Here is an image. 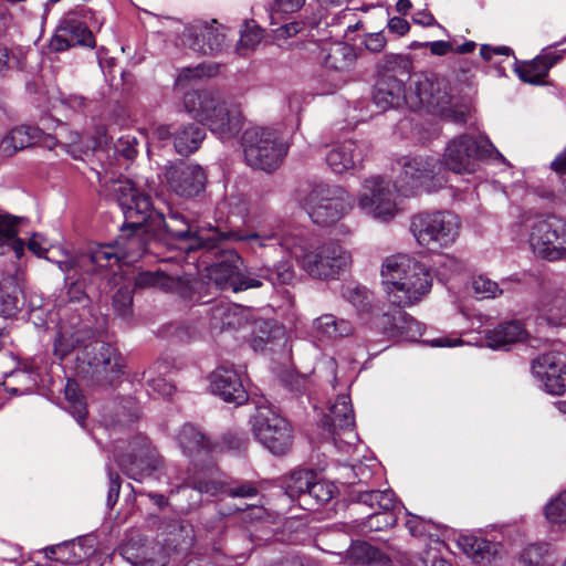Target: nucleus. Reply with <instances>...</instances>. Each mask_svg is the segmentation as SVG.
I'll return each instance as SVG.
<instances>
[{"label": "nucleus", "instance_id": "f257e3e1", "mask_svg": "<svg viewBox=\"0 0 566 566\" xmlns=\"http://www.w3.org/2000/svg\"><path fill=\"white\" fill-rule=\"evenodd\" d=\"M108 192L118 203L126 222L132 227L146 226L147 232L160 234L163 231L178 240L186 251L213 249L223 233L198 220H191L182 212L167 208L168 214L156 208L151 201L148 179L111 178L105 181Z\"/></svg>", "mask_w": 566, "mask_h": 566}, {"label": "nucleus", "instance_id": "f03ea898", "mask_svg": "<svg viewBox=\"0 0 566 566\" xmlns=\"http://www.w3.org/2000/svg\"><path fill=\"white\" fill-rule=\"evenodd\" d=\"M229 237L260 256L271 250L289 251L312 277L334 280L352 264L350 253L335 240L317 242L314 233L302 226L260 228L255 231H233Z\"/></svg>", "mask_w": 566, "mask_h": 566}, {"label": "nucleus", "instance_id": "7ed1b4c3", "mask_svg": "<svg viewBox=\"0 0 566 566\" xmlns=\"http://www.w3.org/2000/svg\"><path fill=\"white\" fill-rule=\"evenodd\" d=\"M411 72L412 61L408 56L386 54L377 64V81L373 93L376 106L387 111L407 104L413 111L426 108L450 117L453 114L450 83L436 74L420 73L415 75L407 92L405 81Z\"/></svg>", "mask_w": 566, "mask_h": 566}, {"label": "nucleus", "instance_id": "20e7f679", "mask_svg": "<svg viewBox=\"0 0 566 566\" xmlns=\"http://www.w3.org/2000/svg\"><path fill=\"white\" fill-rule=\"evenodd\" d=\"M91 335L92 331L87 328L70 332L61 327L54 340V355L63 359L77 346L83 345L76 357L78 375L94 385H112L123 374V357L118 349L108 343L85 344Z\"/></svg>", "mask_w": 566, "mask_h": 566}, {"label": "nucleus", "instance_id": "39448f33", "mask_svg": "<svg viewBox=\"0 0 566 566\" xmlns=\"http://www.w3.org/2000/svg\"><path fill=\"white\" fill-rule=\"evenodd\" d=\"M380 277L391 310L403 311L405 307L416 305L432 287V275L428 266L403 253L384 259Z\"/></svg>", "mask_w": 566, "mask_h": 566}, {"label": "nucleus", "instance_id": "423d86ee", "mask_svg": "<svg viewBox=\"0 0 566 566\" xmlns=\"http://www.w3.org/2000/svg\"><path fill=\"white\" fill-rule=\"evenodd\" d=\"M185 111L221 140L234 138L242 129L244 117L239 105L226 101L214 90H191L182 98Z\"/></svg>", "mask_w": 566, "mask_h": 566}, {"label": "nucleus", "instance_id": "0eeeda50", "mask_svg": "<svg viewBox=\"0 0 566 566\" xmlns=\"http://www.w3.org/2000/svg\"><path fill=\"white\" fill-rule=\"evenodd\" d=\"M298 202L316 226L335 227L336 234L340 238L352 235V228L339 223L354 208L352 195L343 187L325 182L314 184L305 196L298 198Z\"/></svg>", "mask_w": 566, "mask_h": 566}, {"label": "nucleus", "instance_id": "6e6552de", "mask_svg": "<svg viewBox=\"0 0 566 566\" xmlns=\"http://www.w3.org/2000/svg\"><path fill=\"white\" fill-rule=\"evenodd\" d=\"M344 297L356 308L358 316L370 327L387 337H405L410 340L421 335V325L400 310H388L373 304L371 293L364 286H347Z\"/></svg>", "mask_w": 566, "mask_h": 566}, {"label": "nucleus", "instance_id": "1a4fd4ad", "mask_svg": "<svg viewBox=\"0 0 566 566\" xmlns=\"http://www.w3.org/2000/svg\"><path fill=\"white\" fill-rule=\"evenodd\" d=\"M461 220L449 210L421 211L411 217L410 232L417 243L429 250L450 248L460 235Z\"/></svg>", "mask_w": 566, "mask_h": 566}, {"label": "nucleus", "instance_id": "9d476101", "mask_svg": "<svg viewBox=\"0 0 566 566\" xmlns=\"http://www.w3.org/2000/svg\"><path fill=\"white\" fill-rule=\"evenodd\" d=\"M242 147L245 163L254 169L268 172L281 165L289 150V145L279 130L258 126L244 130Z\"/></svg>", "mask_w": 566, "mask_h": 566}, {"label": "nucleus", "instance_id": "9b49d317", "mask_svg": "<svg viewBox=\"0 0 566 566\" xmlns=\"http://www.w3.org/2000/svg\"><path fill=\"white\" fill-rule=\"evenodd\" d=\"M143 228L147 231L146 226L132 227L125 221L120 235L113 243L91 248V256L84 258L82 263L96 262L98 269L108 275V269L112 270L115 265L136 262L148 249L140 232Z\"/></svg>", "mask_w": 566, "mask_h": 566}, {"label": "nucleus", "instance_id": "f8f14e48", "mask_svg": "<svg viewBox=\"0 0 566 566\" xmlns=\"http://www.w3.org/2000/svg\"><path fill=\"white\" fill-rule=\"evenodd\" d=\"M484 158L505 160L488 137H473L469 134L453 138L443 154L446 167L455 174L475 172L479 160Z\"/></svg>", "mask_w": 566, "mask_h": 566}, {"label": "nucleus", "instance_id": "ddd939ff", "mask_svg": "<svg viewBox=\"0 0 566 566\" xmlns=\"http://www.w3.org/2000/svg\"><path fill=\"white\" fill-rule=\"evenodd\" d=\"M528 243L542 259L557 261L566 258V221L556 216H535L525 222Z\"/></svg>", "mask_w": 566, "mask_h": 566}, {"label": "nucleus", "instance_id": "4468645a", "mask_svg": "<svg viewBox=\"0 0 566 566\" xmlns=\"http://www.w3.org/2000/svg\"><path fill=\"white\" fill-rule=\"evenodd\" d=\"M441 164L433 157H407L402 170L395 182V189L408 197L419 192H434L441 189L447 180L440 174Z\"/></svg>", "mask_w": 566, "mask_h": 566}, {"label": "nucleus", "instance_id": "2eb2a0df", "mask_svg": "<svg viewBox=\"0 0 566 566\" xmlns=\"http://www.w3.org/2000/svg\"><path fill=\"white\" fill-rule=\"evenodd\" d=\"M114 458L119 469L135 481L142 482L153 475L163 465V458L156 447L144 434H137L128 443L127 452L114 449Z\"/></svg>", "mask_w": 566, "mask_h": 566}, {"label": "nucleus", "instance_id": "dca6fc26", "mask_svg": "<svg viewBox=\"0 0 566 566\" xmlns=\"http://www.w3.org/2000/svg\"><path fill=\"white\" fill-rule=\"evenodd\" d=\"M255 438L272 454L284 455L293 444V429L290 422L269 407H259L252 418Z\"/></svg>", "mask_w": 566, "mask_h": 566}, {"label": "nucleus", "instance_id": "f3484780", "mask_svg": "<svg viewBox=\"0 0 566 566\" xmlns=\"http://www.w3.org/2000/svg\"><path fill=\"white\" fill-rule=\"evenodd\" d=\"M90 256V252L77 255L65 254L63 259L54 261L65 274L66 293L72 303H81L86 300V282L94 283L96 279H107L106 273L98 269L96 262L82 263L84 258Z\"/></svg>", "mask_w": 566, "mask_h": 566}, {"label": "nucleus", "instance_id": "a211bd4d", "mask_svg": "<svg viewBox=\"0 0 566 566\" xmlns=\"http://www.w3.org/2000/svg\"><path fill=\"white\" fill-rule=\"evenodd\" d=\"M357 205L366 214L384 222L394 219L398 213L390 181L380 176L365 180L363 190L357 196Z\"/></svg>", "mask_w": 566, "mask_h": 566}, {"label": "nucleus", "instance_id": "6ab92c4d", "mask_svg": "<svg viewBox=\"0 0 566 566\" xmlns=\"http://www.w3.org/2000/svg\"><path fill=\"white\" fill-rule=\"evenodd\" d=\"M190 492H195V496H191V502H189L187 507L182 509L184 511H190L198 507L203 493L210 495L224 493L231 497H253L256 495L258 489L253 483L247 481L226 484L216 480L212 476V472H209V474H205L203 476H193L190 484H182L177 489V493H181L184 495Z\"/></svg>", "mask_w": 566, "mask_h": 566}, {"label": "nucleus", "instance_id": "aec40b11", "mask_svg": "<svg viewBox=\"0 0 566 566\" xmlns=\"http://www.w3.org/2000/svg\"><path fill=\"white\" fill-rule=\"evenodd\" d=\"M242 263L238 253L228 252L220 262L213 265L210 279L220 290H232L233 292L262 286L261 280L255 274L241 272Z\"/></svg>", "mask_w": 566, "mask_h": 566}, {"label": "nucleus", "instance_id": "412c9836", "mask_svg": "<svg viewBox=\"0 0 566 566\" xmlns=\"http://www.w3.org/2000/svg\"><path fill=\"white\" fill-rule=\"evenodd\" d=\"M532 374L548 394L562 395L566 391V364L558 354L541 355L532 363Z\"/></svg>", "mask_w": 566, "mask_h": 566}, {"label": "nucleus", "instance_id": "4be33fe9", "mask_svg": "<svg viewBox=\"0 0 566 566\" xmlns=\"http://www.w3.org/2000/svg\"><path fill=\"white\" fill-rule=\"evenodd\" d=\"M166 179L170 188L181 197H193L206 186L207 176L201 166L180 161L166 169Z\"/></svg>", "mask_w": 566, "mask_h": 566}, {"label": "nucleus", "instance_id": "5701e85b", "mask_svg": "<svg viewBox=\"0 0 566 566\" xmlns=\"http://www.w3.org/2000/svg\"><path fill=\"white\" fill-rule=\"evenodd\" d=\"M160 140L172 139L176 153L188 156L197 151L206 138V130L199 124L161 125L155 132Z\"/></svg>", "mask_w": 566, "mask_h": 566}, {"label": "nucleus", "instance_id": "b1692460", "mask_svg": "<svg viewBox=\"0 0 566 566\" xmlns=\"http://www.w3.org/2000/svg\"><path fill=\"white\" fill-rule=\"evenodd\" d=\"M326 424L329 428L333 441L335 446L339 447V442L343 441L340 434L345 437V442L350 444L357 439V434L354 431L355 417L350 401V397L347 395H339L336 401L331 406L328 413L325 416Z\"/></svg>", "mask_w": 566, "mask_h": 566}, {"label": "nucleus", "instance_id": "393cba45", "mask_svg": "<svg viewBox=\"0 0 566 566\" xmlns=\"http://www.w3.org/2000/svg\"><path fill=\"white\" fill-rule=\"evenodd\" d=\"M210 390L222 400L237 406L248 401V392L239 371L232 366H220L209 376Z\"/></svg>", "mask_w": 566, "mask_h": 566}, {"label": "nucleus", "instance_id": "a878e982", "mask_svg": "<svg viewBox=\"0 0 566 566\" xmlns=\"http://www.w3.org/2000/svg\"><path fill=\"white\" fill-rule=\"evenodd\" d=\"M250 346L254 352L280 353L285 350L287 346L285 327L275 319H254Z\"/></svg>", "mask_w": 566, "mask_h": 566}, {"label": "nucleus", "instance_id": "bb28decb", "mask_svg": "<svg viewBox=\"0 0 566 566\" xmlns=\"http://www.w3.org/2000/svg\"><path fill=\"white\" fill-rule=\"evenodd\" d=\"M185 44L195 52L208 55L220 51L224 43V33L216 21L212 24L198 22L185 28L182 33Z\"/></svg>", "mask_w": 566, "mask_h": 566}, {"label": "nucleus", "instance_id": "cd10ccee", "mask_svg": "<svg viewBox=\"0 0 566 566\" xmlns=\"http://www.w3.org/2000/svg\"><path fill=\"white\" fill-rule=\"evenodd\" d=\"M369 150L366 142L346 139L335 143L326 154V163L335 174H344L360 165Z\"/></svg>", "mask_w": 566, "mask_h": 566}, {"label": "nucleus", "instance_id": "c85d7f7f", "mask_svg": "<svg viewBox=\"0 0 566 566\" xmlns=\"http://www.w3.org/2000/svg\"><path fill=\"white\" fill-rule=\"evenodd\" d=\"M564 52V50L558 51L553 46H547L532 61L516 62L515 72L525 83L544 84L549 70L563 59Z\"/></svg>", "mask_w": 566, "mask_h": 566}, {"label": "nucleus", "instance_id": "c756f323", "mask_svg": "<svg viewBox=\"0 0 566 566\" xmlns=\"http://www.w3.org/2000/svg\"><path fill=\"white\" fill-rule=\"evenodd\" d=\"M75 45L94 48L95 39L92 31L74 13L69 12L56 30L52 46L56 51H63Z\"/></svg>", "mask_w": 566, "mask_h": 566}, {"label": "nucleus", "instance_id": "7c9ffc66", "mask_svg": "<svg viewBox=\"0 0 566 566\" xmlns=\"http://www.w3.org/2000/svg\"><path fill=\"white\" fill-rule=\"evenodd\" d=\"M136 287H154L167 293H176L180 297L190 294V277L185 274H167L163 270L140 272L135 279Z\"/></svg>", "mask_w": 566, "mask_h": 566}, {"label": "nucleus", "instance_id": "2f4dec72", "mask_svg": "<svg viewBox=\"0 0 566 566\" xmlns=\"http://www.w3.org/2000/svg\"><path fill=\"white\" fill-rule=\"evenodd\" d=\"M533 307L548 324L566 325V292L560 287H543Z\"/></svg>", "mask_w": 566, "mask_h": 566}, {"label": "nucleus", "instance_id": "473e14b6", "mask_svg": "<svg viewBox=\"0 0 566 566\" xmlns=\"http://www.w3.org/2000/svg\"><path fill=\"white\" fill-rule=\"evenodd\" d=\"M38 143H43L51 147L53 145V137L45 135L42 129L35 126H17L1 139L0 154L10 157Z\"/></svg>", "mask_w": 566, "mask_h": 566}, {"label": "nucleus", "instance_id": "72a5a7b5", "mask_svg": "<svg viewBox=\"0 0 566 566\" xmlns=\"http://www.w3.org/2000/svg\"><path fill=\"white\" fill-rule=\"evenodd\" d=\"M120 555L133 566H166L164 548L158 544L142 543V538H130L120 548Z\"/></svg>", "mask_w": 566, "mask_h": 566}, {"label": "nucleus", "instance_id": "f704fd0d", "mask_svg": "<svg viewBox=\"0 0 566 566\" xmlns=\"http://www.w3.org/2000/svg\"><path fill=\"white\" fill-rule=\"evenodd\" d=\"M458 543L464 554L478 566H492L501 557L502 546L499 543L474 535H463Z\"/></svg>", "mask_w": 566, "mask_h": 566}, {"label": "nucleus", "instance_id": "c9c22d12", "mask_svg": "<svg viewBox=\"0 0 566 566\" xmlns=\"http://www.w3.org/2000/svg\"><path fill=\"white\" fill-rule=\"evenodd\" d=\"M169 369L170 365L167 360H158L143 373H136L133 380L138 382L145 380L147 390L150 394L168 397L175 390V386L165 378Z\"/></svg>", "mask_w": 566, "mask_h": 566}, {"label": "nucleus", "instance_id": "e433bc0d", "mask_svg": "<svg viewBox=\"0 0 566 566\" xmlns=\"http://www.w3.org/2000/svg\"><path fill=\"white\" fill-rule=\"evenodd\" d=\"M206 313L210 315L211 326L220 329L240 327L243 321L248 322L249 316V310L222 301L213 304Z\"/></svg>", "mask_w": 566, "mask_h": 566}, {"label": "nucleus", "instance_id": "4c0bfd02", "mask_svg": "<svg viewBox=\"0 0 566 566\" xmlns=\"http://www.w3.org/2000/svg\"><path fill=\"white\" fill-rule=\"evenodd\" d=\"M526 331L518 321H510L499 324L485 335L486 344L493 349L505 348L506 346L521 342L525 338Z\"/></svg>", "mask_w": 566, "mask_h": 566}, {"label": "nucleus", "instance_id": "58836bf2", "mask_svg": "<svg viewBox=\"0 0 566 566\" xmlns=\"http://www.w3.org/2000/svg\"><path fill=\"white\" fill-rule=\"evenodd\" d=\"M24 241L18 238V219L0 212V254L13 251L20 259L24 253Z\"/></svg>", "mask_w": 566, "mask_h": 566}, {"label": "nucleus", "instance_id": "ea45409f", "mask_svg": "<svg viewBox=\"0 0 566 566\" xmlns=\"http://www.w3.org/2000/svg\"><path fill=\"white\" fill-rule=\"evenodd\" d=\"M179 447L187 457L208 453L211 450L210 440L193 424L186 423L177 436Z\"/></svg>", "mask_w": 566, "mask_h": 566}, {"label": "nucleus", "instance_id": "a19ab883", "mask_svg": "<svg viewBox=\"0 0 566 566\" xmlns=\"http://www.w3.org/2000/svg\"><path fill=\"white\" fill-rule=\"evenodd\" d=\"M350 499L373 510L392 511L396 506L395 493L391 490H354Z\"/></svg>", "mask_w": 566, "mask_h": 566}, {"label": "nucleus", "instance_id": "79ce46f5", "mask_svg": "<svg viewBox=\"0 0 566 566\" xmlns=\"http://www.w3.org/2000/svg\"><path fill=\"white\" fill-rule=\"evenodd\" d=\"M313 328L321 337L337 338L353 334V324L344 318H337L333 314H324L313 322Z\"/></svg>", "mask_w": 566, "mask_h": 566}, {"label": "nucleus", "instance_id": "37998d69", "mask_svg": "<svg viewBox=\"0 0 566 566\" xmlns=\"http://www.w3.org/2000/svg\"><path fill=\"white\" fill-rule=\"evenodd\" d=\"M356 62L354 49L345 43H336L332 45L324 59L327 69L336 72L349 71Z\"/></svg>", "mask_w": 566, "mask_h": 566}, {"label": "nucleus", "instance_id": "c03bdc74", "mask_svg": "<svg viewBox=\"0 0 566 566\" xmlns=\"http://www.w3.org/2000/svg\"><path fill=\"white\" fill-rule=\"evenodd\" d=\"M23 305V292L13 279L0 283V311L3 316H13Z\"/></svg>", "mask_w": 566, "mask_h": 566}, {"label": "nucleus", "instance_id": "a18cd8bd", "mask_svg": "<svg viewBox=\"0 0 566 566\" xmlns=\"http://www.w3.org/2000/svg\"><path fill=\"white\" fill-rule=\"evenodd\" d=\"M316 478L312 470L300 469L294 470L285 479V494L292 500H298L300 506L303 507V495L310 489L312 480Z\"/></svg>", "mask_w": 566, "mask_h": 566}, {"label": "nucleus", "instance_id": "49530a36", "mask_svg": "<svg viewBox=\"0 0 566 566\" xmlns=\"http://www.w3.org/2000/svg\"><path fill=\"white\" fill-rule=\"evenodd\" d=\"M551 559L549 546L535 543L522 549L513 566H551Z\"/></svg>", "mask_w": 566, "mask_h": 566}, {"label": "nucleus", "instance_id": "de8ad7c7", "mask_svg": "<svg viewBox=\"0 0 566 566\" xmlns=\"http://www.w3.org/2000/svg\"><path fill=\"white\" fill-rule=\"evenodd\" d=\"M335 485L327 481L312 480L310 489L303 495V507L312 510L314 505L327 503L334 495Z\"/></svg>", "mask_w": 566, "mask_h": 566}, {"label": "nucleus", "instance_id": "09e8293b", "mask_svg": "<svg viewBox=\"0 0 566 566\" xmlns=\"http://www.w3.org/2000/svg\"><path fill=\"white\" fill-rule=\"evenodd\" d=\"M66 406L65 409L75 418V420L83 424L86 418V402L80 391L78 385L74 380H67L64 389Z\"/></svg>", "mask_w": 566, "mask_h": 566}, {"label": "nucleus", "instance_id": "8fccbe9b", "mask_svg": "<svg viewBox=\"0 0 566 566\" xmlns=\"http://www.w3.org/2000/svg\"><path fill=\"white\" fill-rule=\"evenodd\" d=\"M255 276L261 281L264 279L273 285L291 284L294 280L295 272L290 261H282L276 265L274 271L269 268H262Z\"/></svg>", "mask_w": 566, "mask_h": 566}, {"label": "nucleus", "instance_id": "3c124183", "mask_svg": "<svg viewBox=\"0 0 566 566\" xmlns=\"http://www.w3.org/2000/svg\"><path fill=\"white\" fill-rule=\"evenodd\" d=\"M348 562L353 565H366L379 559L380 551L366 542H356L348 549Z\"/></svg>", "mask_w": 566, "mask_h": 566}, {"label": "nucleus", "instance_id": "603ef678", "mask_svg": "<svg viewBox=\"0 0 566 566\" xmlns=\"http://www.w3.org/2000/svg\"><path fill=\"white\" fill-rule=\"evenodd\" d=\"M545 516L552 525L566 531V491L559 493L545 506Z\"/></svg>", "mask_w": 566, "mask_h": 566}, {"label": "nucleus", "instance_id": "864d4df0", "mask_svg": "<svg viewBox=\"0 0 566 566\" xmlns=\"http://www.w3.org/2000/svg\"><path fill=\"white\" fill-rule=\"evenodd\" d=\"M217 72L218 65L214 64L201 63L193 67H184L176 78V87H182L188 82L202 76H212L217 74Z\"/></svg>", "mask_w": 566, "mask_h": 566}, {"label": "nucleus", "instance_id": "5fc2aeb1", "mask_svg": "<svg viewBox=\"0 0 566 566\" xmlns=\"http://www.w3.org/2000/svg\"><path fill=\"white\" fill-rule=\"evenodd\" d=\"M113 306L118 316L127 319L132 316L133 310V290L129 285L118 289L113 296Z\"/></svg>", "mask_w": 566, "mask_h": 566}, {"label": "nucleus", "instance_id": "6e6d98bb", "mask_svg": "<svg viewBox=\"0 0 566 566\" xmlns=\"http://www.w3.org/2000/svg\"><path fill=\"white\" fill-rule=\"evenodd\" d=\"M396 524V516L391 511L379 510L370 514L366 522L363 523V531L377 532Z\"/></svg>", "mask_w": 566, "mask_h": 566}, {"label": "nucleus", "instance_id": "4d7b16f0", "mask_svg": "<svg viewBox=\"0 0 566 566\" xmlns=\"http://www.w3.org/2000/svg\"><path fill=\"white\" fill-rule=\"evenodd\" d=\"M263 31L260 27H258L254 21H247L243 24V29L241 30V35L239 40V50H252L254 49L262 40Z\"/></svg>", "mask_w": 566, "mask_h": 566}, {"label": "nucleus", "instance_id": "13d9d810", "mask_svg": "<svg viewBox=\"0 0 566 566\" xmlns=\"http://www.w3.org/2000/svg\"><path fill=\"white\" fill-rule=\"evenodd\" d=\"M472 289L475 294L481 297H496L501 295L504 291L503 287H500L497 282L490 280L484 275H479L472 281Z\"/></svg>", "mask_w": 566, "mask_h": 566}, {"label": "nucleus", "instance_id": "bf43d9fd", "mask_svg": "<svg viewBox=\"0 0 566 566\" xmlns=\"http://www.w3.org/2000/svg\"><path fill=\"white\" fill-rule=\"evenodd\" d=\"M136 138L130 135L120 136L114 144V150L125 159H133L137 153Z\"/></svg>", "mask_w": 566, "mask_h": 566}, {"label": "nucleus", "instance_id": "052dcab7", "mask_svg": "<svg viewBox=\"0 0 566 566\" xmlns=\"http://www.w3.org/2000/svg\"><path fill=\"white\" fill-rule=\"evenodd\" d=\"M305 28V22L302 20L292 21L285 23L274 31V36L276 40H287L292 36L297 35Z\"/></svg>", "mask_w": 566, "mask_h": 566}, {"label": "nucleus", "instance_id": "680f3d73", "mask_svg": "<svg viewBox=\"0 0 566 566\" xmlns=\"http://www.w3.org/2000/svg\"><path fill=\"white\" fill-rule=\"evenodd\" d=\"M116 417L117 419L111 420L109 422H107V426L116 427L117 424L124 426L132 423L138 418V410L132 406H123L120 407V409L116 411Z\"/></svg>", "mask_w": 566, "mask_h": 566}, {"label": "nucleus", "instance_id": "e2e57ef3", "mask_svg": "<svg viewBox=\"0 0 566 566\" xmlns=\"http://www.w3.org/2000/svg\"><path fill=\"white\" fill-rule=\"evenodd\" d=\"M70 547H75L74 542L50 546L45 548V555L50 559H54L61 563H75V559H71L70 557H66L64 554Z\"/></svg>", "mask_w": 566, "mask_h": 566}, {"label": "nucleus", "instance_id": "0e129e2a", "mask_svg": "<svg viewBox=\"0 0 566 566\" xmlns=\"http://www.w3.org/2000/svg\"><path fill=\"white\" fill-rule=\"evenodd\" d=\"M387 44V39L384 32L367 33L364 39L365 48L373 53L381 52Z\"/></svg>", "mask_w": 566, "mask_h": 566}, {"label": "nucleus", "instance_id": "69168bd1", "mask_svg": "<svg viewBox=\"0 0 566 566\" xmlns=\"http://www.w3.org/2000/svg\"><path fill=\"white\" fill-rule=\"evenodd\" d=\"M108 493H107V506L108 509H113V506L117 503L120 492V478L116 472L108 470Z\"/></svg>", "mask_w": 566, "mask_h": 566}, {"label": "nucleus", "instance_id": "338daca9", "mask_svg": "<svg viewBox=\"0 0 566 566\" xmlns=\"http://www.w3.org/2000/svg\"><path fill=\"white\" fill-rule=\"evenodd\" d=\"M46 244L48 242L43 235L34 233L29 239L28 249L39 258H45L49 261H53L50 256L46 255L49 252Z\"/></svg>", "mask_w": 566, "mask_h": 566}, {"label": "nucleus", "instance_id": "774afa93", "mask_svg": "<svg viewBox=\"0 0 566 566\" xmlns=\"http://www.w3.org/2000/svg\"><path fill=\"white\" fill-rule=\"evenodd\" d=\"M306 0H274V8L277 12L294 13L300 11Z\"/></svg>", "mask_w": 566, "mask_h": 566}]
</instances>
